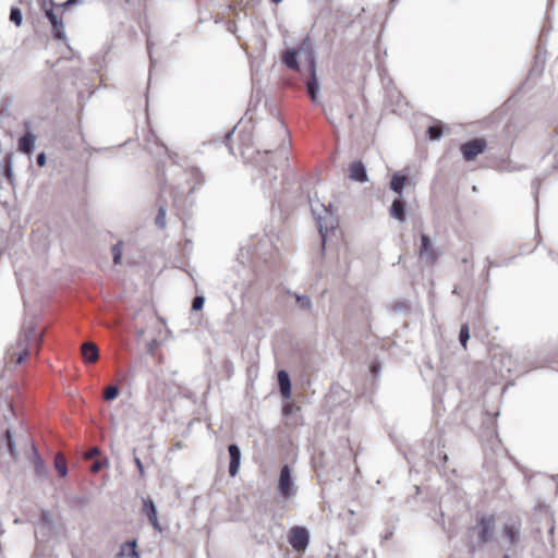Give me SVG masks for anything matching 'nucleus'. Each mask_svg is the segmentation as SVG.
<instances>
[{
    "instance_id": "obj_27",
    "label": "nucleus",
    "mask_w": 558,
    "mask_h": 558,
    "mask_svg": "<svg viewBox=\"0 0 558 558\" xmlns=\"http://www.w3.org/2000/svg\"><path fill=\"white\" fill-rule=\"evenodd\" d=\"M293 296L295 298L296 304L299 305L300 308L307 310V311H310L312 308L313 303L308 295H306V294L300 295V294L294 293Z\"/></svg>"
},
{
    "instance_id": "obj_16",
    "label": "nucleus",
    "mask_w": 558,
    "mask_h": 558,
    "mask_svg": "<svg viewBox=\"0 0 558 558\" xmlns=\"http://www.w3.org/2000/svg\"><path fill=\"white\" fill-rule=\"evenodd\" d=\"M278 385L280 389V393L283 399L291 398V380L289 374L284 369H280L277 374Z\"/></svg>"
},
{
    "instance_id": "obj_13",
    "label": "nucleus",
    "mask_w": 558,
    "mask_h": 558,
    "mask_svg": "<svg viewBox=\"0 0 558 558\" xmlns=\"http://www.w3.org/2000/svg\"><path fill=\"white\" fill-rule=\"evenodd\" d=\"M228 451L230 456V463H229V473L230 476H235L239 472L240 464H241V449L236 444H230L228 446Z\"/></svg>"
},
{
    "instance_id": "obj_10",
    "label": "nucleus",
    "mask_w": 558,
    "mask_h": 558,
    "mask_svg": "<svg viewBox=\"0 0 558 558\" xmlns=\"http://www.w3.org/2000/svg\"><path fill=\"white\" fill-rule=\"evenodd\" d=\"M486 147V142L483 138H474L461 145V153L466 161L473 160L476 156L482 154Z\"/></svg>"
},
{
    "instance_id": "obj_18",
    "label": "nucleus",
    "mask_w": 558,
    "mask_h": 558,
    "mask_svg": "<svg viewBox=\"0 0 558 558\" xmlns=\"http://www.w3.org/2000/svg\"><path fill=\"white\" fill-rule=\"evenodd\" d=\"M299 54H304L305 56V60L307 61V50L305 51H301V46L299 47L298 50L295 49H288L283 56V62L284 64L292 69V70H298L299 69V63H298V56Z\"/></svg>"
},
{
    "instance_id": "obj_36",
    "label": "nucleus",
    "mask_w": 558,
    "mask_h": 558,
    "mask_svg": "<svg viewBox=\"0 0 558 558\" xmlns=\"http://www.w3.org/2000/svg\"><path fill=\"white\" fill-rule=\"evenodd\" d=\"M100 453V450L98 447H92L85 454H84V458L89 460V459H93L94 457L96 456H99Z\"/></svg>"
},
{
    "instance_id": "obj_45",
    "label": "nucleus",
    "mask_w": 558,
    "mask_h": 558,
    "mask_svg": "<svg viewBox=\"0 0 558 558\" xmlns=\"http://www.w3.org/2000/svg\"><path fill=\"white\" fill-rule=\"evenodd\" d=\"M148 49H149V53H150L149 59H150V62L153 63L154 60H153V56H151V51H150V41L149 40H148Z\"/></svg>"
},
{
    "instance_id": "obj_25",
    "label": "nucleus",
    "mask_w": 558,
    "mask_h": 558,
    "mask_svg": "<svg viewBox=\"0 0 558 558\" xmlns=\"http://www.w3.org/2000/svg\"><path fill=\"white\" fill-rule=\"evenodd\" d=\"M136 546V539L126 541L125 543L122 544L119 555L124 556V548H129L131 558H141V555L137 551Z\"/></svg>"
},
{
    "instance_id": "obj_31",
    "label": "nucleus",
    "mask_w": 558,
    "mask_h": 558,
    "mask_svg": "<svg viewBox=\"0 0 558 558\" xmlns=\"http://www.w3.org/2000/svg\"><path fill=\"white\" fill-rule=\"evenodd\" d=\"M427 135L432 141H438L440 140L442 135V129L441 125H430L427 129Z\"/></svg>"
},
{
    "instance_id": "obj_40",
    "label": "nucleus",
    "mask_w": 558,
    "mask_h": 558,
    "mask_svg": "<svg viewBox=\"0 0 558 558\" xmlns=\"http://www.w3.org/2000/svg\"><path fill=\"white\" fill-rule=\"evenodd\" d=\"M547 363H549V361H548V360H546V359H542V360H539V361L537 360L536 362H534V363H532V364H531V367H532V368L542 367V366H545Z\"/></svg>"
},
{
    "instance_id": "obj_41",
    "label": "nucleus",
    "mask_w": 558,
    "mask_h": 558,
    "mask_svg": "<svg viewBox=\"0 0 558 558\" xmlns=\"http://www.w3.org/2000/svg\"><path fill=\"white\" fill-rule=\"evenodd\" d=\"M407 307L408 306L404 302H399L393 305V311L399 313V312H403L404 310H407Z\"/></svg>"
},
{
    "instance_id": "obj_20",
    "label": "nucleus",
    "mask_w": 558,
    "mask_h": 558,
    "mask_svg": "<svg viewBox=\"0 0 558 558\" xmlns=\"http://www.w3.org/2000/svg\"><path fill=\"white\" fill-rule=\"evenodd\" d=\"M3 446H4L5 450L8 451L9 456L11 457V459L14 461L17 460L19 454H17V450H16V444H15V440L13 438L10 427H8L4 432Z\"/></svg>"
},
{
    "instance_id": "obj_49",
    "label": "nucleus",
    "mask_w": 558,
    "mask_h": 558,
    "mask_svg": "<svg viewBox=\"0 0 558 558\" xmlns=\"http://www.w3.org/2000/svg\"><path fill=\"white\" fill-rule=\"evenodd\" d=\"M453 294H458V288L456 287L452 291Z\"/></svg>"
},
{
    "instance_id": "obj_33",
    "label": "nucleus",
    "mask_w": 558,
    "mask_h": 558,
    "mask_svg": "<svg viewBox=\"0 0 558 558\" xmlns=\"http://www.w3.org/2000/svg\"><path fill=\"white\" fill-rule=\"evenodd\" d=\"M155 222L160 229L166 227V209L163 206H159Z\"/></svg>"
},
{
    "instance_id": "obj_53",
    "label": "nucleus",
    "mask_w": 558,
    "mask_h": 558,
    "mask_svg": "<svg viewBox=\"0 0 558 558\" xmlns=\"http://www.w3.org/2000/svg\"><path fill=\"white\" fill-rule=\"evenodd\" d=\"M14 523H15V524H19V523H20V519H15V520H14Z\"/></svg>"
},
{
    "instance_id": "obj_44",
    "label": "nucleus",
    "mask_w": 558,
    "mask_h": 558,
    "mask_svg": "<svg viewBox=\"0 0 558 558\" xmlns=\"http://www.w3.org/2000/svg\"><path fill=\"white\" fill-rule=\"evenodd\" d=\"M173 205H174L175 207H180V206H181V205H180V199H179V197L177 196V194H174V195H173Z\"/></svg>"
},
{
    "instance_id": "obj_34",
    "label": "nucleus",
    "mask_w": 558,
    "mask_h": 558,
    "mask_svg": "<svg viewBox=\"0 0 558 558\" xmlns=\"http://www.w3.org/2000/svg\"><path fill=\"white\" fill-rule=\"evenodd\" d=\"M40 522L44 526L51 529L53 525V520L48 510H43L40 513Z\"/></svg>"
},
{
    "instance_id": "obj_24",
    "label": "nucleus",
    "mask_w": 558,
    "mask_h": 558,
    "mask_svg": "<svg viewBox=\"0 0 558 558\" xmlns=\"http://www.w3.org/2000/svg\"><path fill=\"white\" fill-rule=\"evenodd\" d=\"M407 182V178L398 172L393 173L390 180V189L401 195Z\"/></svg>"
},
{
    "instance_id": "obj_30",
    "label": "nucleus",
    "mask_w": 558,
    "mask_h": 558,
    "mask_svg": "<svg viewBox=\"0 0 558 558\" xmlns=\"http://www.w3.org/2000/svg\"><path fill=\"white\" fill-rule=\"evenodd\" d=\"M470 339V329L468 324H463L459 332V341L463 348H466V343Z\"/></svg>"
},
{
    "instance_id": "obj_7",
    "label": "nucleus",
    "mask_w": 558,
    "mask_h": 558,
    "mask_svg": "<svg viewBox=\"0 0 558 558\" xmlns=\"http://www.w3.org/2000/svg\"><path fill=\"white\" fill-rule=\"evenodd\" d=\"M278 492L284 498H290L296 494L292 471L288 464H284L280 470Z\"/></svg>"
},
{
    "instance_id": "obj_23",
    "label": "nucleus",
    "mask_w": 558,
    "mask_h": 558,
    "mask_svg": "<svg viewBox=\"0 0 558 558\" xmlns=\"http://www.w3.org/2000/svg\"><path fill=\"white\" fill-rule=\"evenodd\" d=\"M189 178L194 182L193 186L189 190V193H193L197 186H201L205 182L204 174L197 167H192L189 170Z\"/></svg>"
},
{
    "instance_id": "obj_43",
    "label": "nucleus",
    "mask_w": 558,
    "mask_h": 558,
    "mask_svg": "<svg viewBox=\"0 0 558 558\" xmlns=\"http://www.w3.org/2000/svg\"><path fill=\"white\" fill-rule=\"evenodd\" d=\"M81 2H82V0H68V1L63 2L60 7L64 9L68 5H70L71 3H81Z\"/></svg>"
},
{
    "instance_id": "obj_28",
    "label": "nucleus",
    "mask_w": 558,
    "mask_h": 558,
    "mask_svg": "<svg viewBox=\"0 0 558 558\" xmlns=\"http://www.w3.org/2000/svg\"><path fill=\"white\" fill-rule=\"evenodd\" d=\"M123 242L119 241L112 246V257L114 265H120L122 262Z\"/></svg>"
},
{
    "instance_id": "obj_47",
    "label": "nucleus",
    "mask_w": 558,
    "mask_h": 558,
    "mask_svg": "<svg viewBox=\"0 0 558 558\" xmlns=\"http://www.w3.org/2000/svg\"><path fill=\"white\" fill-rule=\"evenodd\" d=\"M475 549H476V548H475V545H473V544H472V545L470 546V550H471V551H475Z\"/></svg>"
},
{
    "instance_id": "obj_55",
    "label": "nucleus",
    "mask_w": 558,
    "mask_h": 558,
    "mask_svg": "<svg viewBox=\"0 0 558 558\" xmlns=\"http://www.w3.org/2000/svg\"><path fill=\"white\" fill-rule=\"evenodd\" d=\"M504 558H510V557H509V555H507V554H506V555L504 556Z\"/></svg>"
},
{
    "instance_id": "obj_35",
    "label": "nucleus",
    "mask_w": 558,
    "mask_h": 558,
    "mask_svg": "<svg viewBox=\"0 0 558 558\" xmlns=\"http://www.w3.org/2000/svg\"><path fill=\"white\" fill-rule=\"evenodd\" d=\"M205 298L203 295H196L192 301V310L201 311L204 306Z\"/></svg>"
},
{
    "instance_id": "obj_50",
    "label": "nucleus",
    "mask_w": 558,
    "mask_h": 558,
    "mask_svg": "<svg viewBox=\"0 0 558 558\" xmlns=\"http://www.w3.org/2000/svg\"><path fill=\"white\" fill-rule=\"evenodd\" d=\"M282 0H271L274 3H280Z\"/></svg>"
},
{
    "instance_id": "obj_8",
    "label": "nucleus",
    "mask_w": 558,
    "mask_h": 558,
    "mask_svg": "<svg viewBox=\"0 0 558 558\" xmlns=\"http://www.w3.org/2000/svg\"><path fill=\"white\" fill-rule=\"evenodd\" d=\"M288 541L293 549L304 551L310 543L308 531L303 526H294L289 532Z\"/></svg>"
},
{
    "instance_id": "obj_56",
    "label": "nucleus",
    "mask_w": 558,
    "mask_h": 558,
    "mask_svg": "<svg viewBox=\"0 0 558 558\" xmlns=\"http://www.w3.org/2000/svg\"><path fill=\"white\" fill-rule=\"evenodd\" d=\"M2 454V448H0V456Z\"/></svg>"
},
{
    "instance_id": "obj_37",
    "label": "nucleus",
    "mask_w": 558,
    "mask_h": 558,
    "mask_svg": "<svg viewBox=\"0 0 558 558\" xmlns=\"http://www.w3.org/2000/svg\"><path fill=\"white\" fill-rule=\"evenodd\" d=\"M104 464H108V461L107 460L105 462H102V461H95L92 464V466H90V471L93 473H98L102 469Z\"/></svg>"
},
{
    "instance_id": "obj_14",
    "label": "nucleus",
    "mask_w": 558,
    "mask_h": 558,
    "mask_svg": "<svg viewBox=\"0 0 558 558\" xmlns=\"http://www.w3.org/2000/svg\"><path fill=\"white\" fill-rule=\"evenodd\" d=\"M350 179L359 182V183H365L368 181V175L366 168L362 161H353L350 167Z\"/></svg>"
},
{
    "instance_id": "obj_12",
    "label": "nucleus",
    "mask_w": 558,
    "mask_h": 558,
    "mask_svg": "<svg viewBox=\"0 0 558 558\" xmlns=\"http://www.w3.org/2000/svg\"><path fill=\"white\" fill-rule=\"evenodd\" d=\"M420 256L428 264H434L437 255L427 234L421 235Z\"/></svg>"
},
{
    "instance_id": "obj_52",
    "label": "nucleus",
    "mask_w": 558,
    "mask_h": 558,
    "mask_svg": "<svg viewBox=\"0 0 558 558\" xmlns=\"http://www.w3.org/2000/svg\"><path fill=\"white\" fill-rule=\"evenodd\" d=\"M553 533H554V526H551L549 530V534H553Z\"/></svg>"
},
{
    "instance_id": "obj_19",
    "label": "nucleus",
    "mask_w": 558,
    "mask_h": 558,
    "mask_svg": "<svg viewBox=\"0 0 558 558\" xmlns=\"http://www.w3.org/2000/svg\"><path fill=\"white\" fill-rule=\"evenodd\" d=\"M12 416L13 405L11 401L5 396L0 395V425L8 423Z\"/></svg>"
},
{
    "instance_id": "obj_5",
    "label": "nucleus",
    "mask_w": 558,
    "mask_h": 558,
    "mask_svg": "<svg viewBox=\"0 0 558 558\" xmlns=\"http://www.w3.org/2000/svg\"><path fill=\"white\" fill-rule=\"evenodd\" d=\"M470 531L476 532L477 542L484 545L493 539L495 531V515L482 514L477 519V525L473 526Z\"/></svg>"
},
{
    "instance_id": "obj_42",
    "label": "nucleus",
    "mask_w": 558,
    "mask_h": 558,
    "mask_svg": "<svg viewBox=\"0 0 558 558\" xmlns=\"http://www.w3.org/2000/svg\"><path fill=\"white\" fill-rule=\"evenodd\" d=\"M380 372V365L377 363H373L371 365V373L375 377Z\"/></svg>"
},
{
    "instance_id": "obj_39",
    "label": "nucleus",
    "mask_w": 558,
    "mask_h": 558,
    "mask_svg": "<svg viewBox=\"0 0 558 558\" xmlns=\"http://www.w3.org/2000/svg\"><path fill=\"white\" fill-rule=\"evenodd\" d=\"M36 163L39 166V167H44L46 165V154L45 153H39L36 157Z\"/></svg>"
},
{
    "instance_id": "obj_38",
    "label": "nucleus",
    "mask_w": 558,
    "mask_h": 558,
    "mask_svg": "<svg viewBox=\"0 0 558 558\" xmlns=\"http://www.w3.org/2000/svg\"><path fill=\"white\" fill-rule=\"evenodd\" d=\"M134 463L138 470L140 475L144 476L145 471H144V465H143L142 460L138 457H134Z\"/></svg>"
},
{
    "instance_id": "obj_2",
    "label": "nucleus",
    "mask_w": 558,
    "mask_h": 558,
    "mask_svg": "<svg viewBox=\"0 0 558 558\" xmlns=\"http://www.w3.org/2000/svg\"><path fill=\"white\" fill-rule=\"evenodd\" d=\"M271 150L266 149L260 158L262 173L264 177V184L269 192H276L278 182V171H281L282 179L286 177L283 171L289 167V159L283 151L270 157Z\"/></svg>"
},
{
    "instance_id": "obj_15",
    "label": "nucleus",
    "mask_w": 558,
    "mask_h": 558,
    "mask_svg": "<svg viewBox=\"0 0 558 558\" xmlns=\"http://www.w3.org/2000/svg\"><path fill=\"white\" fill-rule=\"evenodd\" d=\"M81 353L85 363H95L99 357L98 347L90 341L84 342L82 344Z\"/></svg>"
},
{
    "instance_id": "obj_4",
    "label": "nucleus",
    "mask_w": 558,
    "mask_h": 558,
    "mask_svg": "<svg viewBox=\"0 0 558 558\" xmlns=\"http://www.w3.org/2000/svg\"><path fill=\"white\" fill-rule=\"evenodd\" d=\"M307 50V65L310 77L306 82V90L313 101H317L319 93V84L316 74V56L312 48L310 38H304L301 43V51Z\"/></svg>"
},
{
    "instance_id": "obj_57",
    "label": "nucleus",
    "mask_w": 558,
    "mask_h": 558,
    "mask_svg": "<svg viewBox=\"0 0 558 558\" xmlns=\"http://www.w3.org/2000/svg\"><path fill=\"white\" fill-rule=\"evenodd\" d=\"M329 558H338V557H337V556H335V557H329Z\"/></svg>"
},
{
    "instance_id": "obj_11",
    "label": "nucleus",
    "mask_w": 558,
    "mask_h": 558,
    "mask_svg": "<svg viewBox=\"0 0 558 558\" xmlns=\"http://www.w3.org/2000/svg\"><path fill=\"white\" fill-rule=\"evenodd\" d=\"M143 513L148 518L149 523L153 525L154 530L157 532H161L162 529L158 521V511L157 507L151 498H143Z\"/></svg>"
},
{
    "instance_id": "obj_32",
    "label": "nucleus",
    "mask_w": 558,
    "mask_h": 558,
    "mask_svg": "<svg viewBox=\"0 0 558 558\" xmlns=\"http://www.w3.org/2000/svg\"><path fill=\"white\" fill-rule=\"evenodd\" d=\"M118 395H119V388L117 386L112 385L105 389L104 398L107 401H112L118 397Z\"/></svg>"
},
{
    "instance_id": "obj_21",
    "label": "nucleus",
    "mask_w": 558,
    "mask_h": 558,
    "mask_svg": "<svg viewBox=\"0 0 558 558\" xmlns=\"http://www.w3.org/2000/svg\"><path fill=\"white\" fill-rule=\"evenodd\" d=\"M390 216L396 220L405 221V202L401 198H396L390 206Z\"/></svg>"
},
{
    "instance_id": "obj_48",
    "label": "nucleus",
    "mask_w": 558,
    "mask_h": 558,
    "mask_svg": "<svg viewBox=\"0 0 558 558\" xmlns=\"http://www.w3.org/2000/svg\"><path fill=\"white\" fill-rule=\"evenodd\" d=\"M124 555H129L130 556V549L129 548H124Z\"/></svg>"
},
{
    "instance_id": "obj_29",
    "label": "nucleus",
    "mask_w": 558,
    "mask_h": 558,
    "mask_svg": "<svg viewBox=\"0 0 558 558\" xmlns=\"http://www.w3.org/2000/svg\"><path fill=\"white\" fill-rule=\"evenodd\" d=\"M10 21L16 26H21L23 22V14L20 8L12 7L10 10Z\"/></svg>"
},
{
    "instance_id": "obj_9",
    "label": "nucleus",
    "mask_w": 558,
    "mask_h": 558,
    "mask_svg": "<svg viewBox=\"0 0 558 558\" xmlns=\"http://www.w3.org/2000/svg\"><path fill=\"white\" fill-rule=\"evenodd\" d=\"M53 5L54 3L51 2L50 8L44 7L45 15L52 26V37L54 39L64 40L66 39L64 23L56 14Z\"/></svg>"
},
{
    "instance_id": "obj_51",
    "label": "nucleus",
    "mask_w": 558,
    "mask_h": 558,
    "mask_svg": "<svg viewBox=\"0 0 558 558\" xmlns=\"http://www.w3.org/2000/svg\"><path fill=\"white\" fill-rule=\"evenodd\" d=\"M553 533H554V526H551L549 530V534H553Z\"/></svg>"
},
{
    "instance_id": "obj_26",
    "label": "nucleus",
    "mask_w": 558,
    "mask_h": 558,
    "mask_svg": "<svg viewBox=\"0 0 558 558\" xmlns=\"http://www.w3.org/2000/svg\"><path fill=\"white\" fill-rule=\"evenodd\" d=\"M54 468L57 469V471L59 472V474L61 476H66L68 475V466H66V461H65V458L62 456V453H57L56 457H54Z\"/></svg>"
},
{
    "instance_id": "obj_3",
    "label": "nucleus",
    "mask_w": 558,
    "mask_h": 558,
    "mask_svg": "<svg viewBox=\"0 0 558 558\" xmlns=\"http://www.w3.org/2000/svg\"><path fill=\"white\" fill-rule=\"evenodd\" d=\"M311 210L317 223L319 234L323 241V250H325L326 239L329 232H333L338 226V219L335 213L328 208L319 199H310Z\"/></svg>"
},
{
    "instance_id": "obj_1",
    "label": "nucleus",
    "mask_w": 558,
    "mask_h": 558,
    "mask_svg": "<svg viewBox=\"0 0 558 558\" xmlns=\"http://www.w3.org/2000/svg\"><path fill=\"white\" fill-rule=\"evenodd\" d=\"M41 340L43 335L36 330L34 319H25L16 341L9 349L8 354L16 355V364H21L31 355L33 348L38 352Z\"/></svg>"
},
{
    "instance_id": "obj_46",
    "label": "nucleus",
    "mask_w": 558,
    "mask_h": 558,
    "mask_svg": "<svg viewBox=\"0 0 558 558\" xmlns=\"http://www.w3.org/2000/svg\"><path fill=\"white\" fill-rule=\"evenodd\" d=\"M234 130H235V129H233L232 131H230L229 133H227V134H226V138H229V137L233 134Z\"/></svg>"
},
{
    "instance_id": "obj_17",
    "label": "nucleus",
    "mask_w": 558,
    "mask_h": 558,
    "mask_svg": "<svg viewBox=\"0 0 558 558\" xmlns=\"http://www.w3.org/2000/svg\"><path fill=\"white\" fill-rule=\"evenodd\" d=\"M32 453L34 458V469L37 478L40 481L46 480L48 477L47 468L34 445H32Z\"/></svg>"
},
{
    "instance_id": "obj_6",
    "label": "nucleus",
    "mask_w": 558,
    "mask_h": 558,
    "mask_svg": "<svg viewBox=\"0 0 558 558\" xmlns=\"http://www.w3.org/2000/svg\"><path fill=\"white\" fill-rule=\"evenodd\" d=\"M501 539L507 543L506 549L509 550L511 547L519 545L521 541V521L509 520L507 521L501 531Z\"/></svg>"
},
{
    "instance_id": "obj_54",
    "label": "nucleus",
    "mask_w": 558,
    "mask_h": 558,
    "mask_svg": "<svg viewBox=\"0 0 558 558\" xmlns=\"http://www.w3.org/2000/svg\"><path fill=\"white\" fill-rule=\"evenodd\" d=\"M350 514H354V511L352 509H349Z\"/></svg>"
},
{
    "instance_id": "obj_22",
    "label": "nucleus",
    "mask_w": 558,
    "mask_h": 558,
    "mask_svg": "<svg viewBox=\"0 0 558 558\" xmlns=\"http://www.w3.org/2000/svg\"><path fill=\"white\" fill-rule=\"evenodd\" d=\"M36 136L32 132H26L19 140V149L23 153L31 154L35 149Z\"/></svg>"
}]
</instances>
